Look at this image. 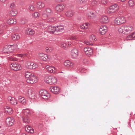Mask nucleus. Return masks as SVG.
Wrapping results in <instances>:
<instances>
[{"instance_id": "nucleus-1", "label": "nucleus", "mask_w": 135, "mask_h": 135, "mask_svg": "<svg viewBox=\"0 0 135 135\" xmlns=\"http://www.w3.org/2000/svg\"><path fill=\"white\" fill-rule=\"evenodd\" d=\"M25 76L27 79L26 80L27 83L30 84H33L36 83L37 81V77L35 76L33 74L29 72H27L25 73Z\"/></svg>"}, {"instance_id": "nucleus-2", "label": "nucleus", "mask_w": 135, "mask_h": 135, "mask_svg": "<svg viewBox=\"0 0 135 135\" xmlns=\"http://www.w3.org/2000/svg\"><path fill=\"white\" fill-rule=\"evenodd\" d=\"M39 95L42 98L45 100L48 99L50 97V94L44 90H41L39 91Z\"/></svg>"}, {"instance_id": "nucleus-3", "label": "nucleus", "mask_w": 135, "mask_h": 135, "mask_svg": "<svg viewBox=\"0 0 135 135\" xmlns=\"http://www.w3.org/2000/svg\"><path fill=\"white\" fill-rule=\"evenodd\" d=\"M44 80L46 83L50 85H52L56 83L57 79L55 77L49 76L47 78H45Z\"/></svg>"}, {"instance_id": "nucleus-4", "label": "nucleus", "mask_w": 135, "mask_h": 135, "mask_svg": "<svg viewBox=\"0 0 135 135\" xmlns=\"http://www.w3.org/2000/svg\"><path fill=\"white\" fill-rule=\"evenodd\" d=\"M25 65L27 68L30 69H35L38 66L36 64L30 61L27 62L26 63Z\"/></svg>"}, {"instance_id": "nucleus-5", "label": "nucleus", "mask_w": 135, "mask_h": 135, "mask_svg": "<svg viewBox=\"0 0 135 135\" xmlns=\"http://www.w3.org/2000/svg\"><path fill=\"white\" fill-rule=\"evenodd\" d=\"M11 69L12 70L18 71L21 69L20 65L17 63H12L10 65Z\"/></svg>"}, {"instance_id": "nucleus-6", "label": "nucleus", "mask_w": 135, "mask_h": 135, "mask_svg": "<svg viewBox=\"0 0 135 135\" xmlns=\"http://www.w3.org/2000/svg\"><path fill=\"white\" fill-rule=\"evenodd\" d=\"M114 22L115 24L120 25L124 23L125 22V20L124 17L119 16L115 19Z\"/></svg>"}, {"instance_id": "nucleus-7", "label": "nucleus", "mask_w": 135, "mask_h": 135, "mask_svg": "<svg viewBox=\"0 0 135 135\" xmlns=\"http://www.w3.org/2000/svg\"><path fill=\"white\" fill-rule=\"evenodd\" d=\"M38 56L40 59L44 61L48 60L50 59L49 56H48L47 55L43 53H39L38 54Z\"/></svg>"}, {"instance_id": "nucleus-8", "label": "nucleus", "mask_w": 135, "mask_h": 135, "mask_svg": "<svg viewBox=\"0 0 135 135\" xmlns=\"http://www.w3.org/2000/svg\"><path fill=\"white\" fill-rule=\"evenodd\" d=\"M78 50L76 49H72L71 51V55L72 58L76 59L79 56Z\"/></svg>"}, {"instance_id": "nucleus-9", "label": "nucleus", "mask_w": 135, "mask_h": 135, "mask_svg": "<svg viewBox=\"0 0 135 135\" xmlns=\"http://www.w3.org/2000/svg\"><path fill=\"white\" fill-rule=\"evenodd\" d=\"M27 94L30 98L32 99H35L36 95L35 93L32 90L30 89L27 92Z\"/></svg>"}, {"instance_id": "nucleus-10", "label": "nucleus", "mask_w": 135, "mask_h": 135, "mask_svg": "<svg viewBox=\"0 0 135 135\" xmlns=\"http://www.w3.org/2000/svg\"><path fill=\"white\" fill-rule=\"evenodd\" d=\"M84 51L86 54L88 56H91L93 55V50L90 48H85Z\"/></svg>"}, {"instance_id": "nucleus-11", "label": "nucleus", "mask_w": 135, "mask_h": 135, "mask_svg": "<svg viewBox=\"0 0 135 135\" xmlns=\"http://www.w3.org/2000/svg\"><path fill=\"white\" fill-rule=\"evenodd\" d=\"M50 91L55 94H57L60 93V89L59 87L51 86L50 88Z\"/></svg>"}, {"instance_id": "nucleus-12", "label": "nucleus", "mask_w": 135, "mask_h": 135, "mask_svg": "<svg viewBox=\"0 0 135 135\" xmlns=\"http://www.w3.org/2000/svg\"><path fill=\"white\" fill-rule=\"evenodd\" d=\"M15 122L14 119L12 118L9 117L6 119V123L8 126H12Z\"/></svg>"}, {"instance_id": "nucleus-13", "label": "nucleus", "mask_w": 135, "mask_h": 135, "mask_svg": "<svg viewBox=\"0 0 135 135\" xmlns=\"http://www.w3.org/2000/svg\"><path fill=\"white\" fill-rule=\"evenodd\" d=\"M45 68L48 72L51 73H55L57 71L56 68L51 66L47 65L46 66Z\"/></svg>"}, {"instance_id": "nucleus-14", "label": "nucleus", "mask_w": 135, "mask_h": 135, "mask_svg": "<svg viewBox=\"0 0 135 135\" xmlns=\"http://www.w3.org/2000/svg\"><path fill=\"white\" fill-rule=\"evenodd\" d=\"M64 65L65 66L68 68H72L73 67L74 64L71 61L67 60L64 62Z\"/></svg>"}, {"instance_id": "nucleus-15", "label": "nucleus", "mask_w": 135, "mask_h": 135, "mask_svg": "<svg viewBox=\"0 0 135 135\" xmlns=\"http://www.w3.org/2000/svg\"><path fill=\"white\" fill-rule=\"evenodd\" d=\"M99 30L100 33L103 35L105 34L107 32V29L106 26H101L100 27Z\"/></svg>"}, {"instance_id": "nucleus-16", "label": "nucleus", "mask_w": 135, "mask_h": 135, "mask_svg": "<svg viewBox=\"0 0 135 135\" xmlns=\"http://www.w3.org/2000/svg\"><path fill=\"white\" fill-rule=\"evenodd\" d=\"M8 99L10 102V103L12 105H16L18 104L17 101L14 98H12L11 97H8Z\"/></svg>"}, {"instance_id": "nucleus-17", "label": "nucleus", "mask_w": 135, "mask_h": 135, "mask_svg": "<svg viewBox=\"0 0 135 135\" xmlns=\"http://www.w3.org/2000/svg\"><path fill=\"white\" fill-rule=\"evenodd\" d=\"M100 21L102 23H107L109 22V19L107 16H103L100 19Z\"/></svg>"}, {"instance_id": "nucleus-18", "label": "nucleus", "mask_w": 135, "mask_h": 135, "mask_svg": "<svg viewBox=\"0 0 135 135\" xmlns=\"http://www.w3.org/2000/svg\"><path fill=\"white\" fill-rule=\"evenodd\" d=\"M124 31L125 32L129 33L133 31V28L132 26H124Z\"/></svg>"}, {"instance_id": "nucleus-19", "label": "nucleus", "mask_w": 135, "mask_h": 135, "mask_svg": "<svg viewBox=\"0 0 135 135\" xmlns=\"http://www.w3.org/2000/svg\"><path fill=\"white\" fill-rule=\"evenodd\" d=\"M25 33L28 35H33L34 34L35 32L34 30L31 28H28L26 30Z\"/></svg>"}, {"instance_id": "nucleus-20", "label": "nucleus", "mask_w": 135, "mask_h": 135, "mask_svg": "<svg viewBox=\"0 0 135 135\" xmlns=\"http://www.w3.org/2000/svg\"><path fill=\"white\" fill-rule=\"evenodd\" d=\"M135 38V32L131 33L127 37V40H133Z\"/></svg>"}, {"instance_id": "nucleus-21", "label": "nucleus", "mask_w": 135, "mask_h": 135, "mask_svg": "<svg viewBox=\"0 0 135 135\" xmlns=\"http://www.w3.org/2000/svg\"><path fill=\"white\" fill-rule=\"evenodd\" d=\"M18 101L20 103L23 104L25 105L26 103V99L21 96H20L19 97Z\"/></svg>"}, {"instance_id": "nucleus-22", "label": "nucleus", "mask_w": 135, "mask_h": 135, "mask_svg": "<svg viewBox=\"0 0 135 135\" xmlns=\"http://www.w3.org/2000/svg\"><path fill=\"white\" fill-rule=\"evenodd\" d=\"M5 112L7 113L11 114L13 113V110L12 108L8 106H6L5 108Z\"/></svg>"}, {"instance_id": "nucleus-23", "label": "nucleus", "mask_w": 135, "mask_h": 135, "mask_svg": "<svg viewBox=\"0 0 135 135\" xmlns=\"http://www.w3.org/2000/svg\"><path fill=\"white\" fill-rule=\"evenodd\" d=\"M26 131L28 132H30L33 133L34 132V130L31 127L28 126H26L25 128Z\"/></svg>"}, {"instance_id": "nucleus-24", "label": "nucleus", "mask_w": 135, "mask_h": 135, "mask_svg": "<svg viewBox=\"0 0 135 135\" xmlns=\"http://www.w3.org/2000/svg\"><path fill=\"white\" fill-rule=\"evenodd\" d=\"M57 29L56 27L54 26H49L48 28L49 31L51 33H53L55 31H56Z\"/></svg>"}, {"instance_id": "nucleus-25", "label": "nucleus", "mask_w": 135, "mask_h": 135, "mask_svg": "<svg viewBox=\"0 0 135 135\" xmlns=\"http://www.w3.org/2000/svg\"><path fill=\"white\" fill-rule=\"evenodd\" d=\"M17 13V11L15 9H12L9 12L10 15L12 16H15Z\"/></svg>"}, {"instance_id": "nucleus-26", "label": "nucleus", "mask_w": 135, "mask_h": 135, "mask_svg": "<svg viewBox=\"0 0 135 135\" xmlns=\"http://www.w3.org/2000/svg\"><path fill=\"white\" fill-rule=\"evenodd\" d=\"M10 49L11 48L6 46L3 49L2 51L4 53L9 54V52H11L9 49Z\"/></svg>"}, {"instance_id": "nucleus-27", "label": "nucleus", "mask_w": 135, "mask_h": 135, "mask_svg": "<svg viewBox=\"0 0 135 135\" xmlns=\"http://www.w3.org/2000/svg\"><path fill=\"white\" fill-rule=\"evenodd\" d=\"M56 27L57 29L56 30V31L57 32H61L64 29V26L61 25H59Z\"/></svg>"}, {"instance_id": "nucleus-28", "label": "nucleus", "mask_w": 135, "mask_h": 135, "mask_svg": "<svg viewBox=\"0 0 135 135\" xmlns=\"http://www.w3.org/2000/svg\"><path fill=\"white\" fill-rule=\"evenodd\" d=\"M7 22L8 23L9 25L12 24H15L16 23V20H14L12 18H10L7 21Z\"/></svg>"}, {"instance_id": "nucleus-29", "label": "nucleus", "mask_w": 135, "mask_h": 135, "mask_svg": "<svg viewBox=\"0 0 135 135\" xmlns=\"http://www.w3.org/2000/svg\"><path fill=\"white\" fill-rule=\"evenodd\" d=\"M67 7L66 5L63 4H59L55 7L56 8H64Z\"/></svg>"}, {"instance_id": "nucleus-30", "label": "nucleus", "mask_w": 135, "mask_h": 135, "mask_svg": "<svg viewBox=\"0 0 135 135\" xmlns=\"http://www.w3.org/2000/svg\"><path fill=\"white\" fill-rule=\"evenodd\" d=\"M12 39L13 40H17L20 38L18 34L16 33L13 35L12 36Z\"/></svg>"}, {"instance_id": "nucleus-31", "label": "nucleus", "mask_w": 135, "mask_h": 135, "mask_svg": "<svg viewBox=\"0 0 135 135\" xmlns=\"http://www.w3.org/2000/svg\"><path fill=\"white\" fill-rule=\"evenodd\" d=\"M22 120L24 123H28L30 122V120L29 118L26 116L22 117Z\"/></svg>"}, {"instance_id": "nucleus-32", "label": "nucleus", "mask_w": 135, "mask_h": 135, "mask_svg": "<svg viewBox=\"0 0 135 135\" xmlns=\"http://www.w3.org/2000/svg\"><path fill=\"white\" fill-rule=\"evenodd\" d=\"M116 11L115 9H106L105 11L109 15H112Z\"/></svg>"}, {"instance_id": "nucleus-33", "label": "nucleus", "mask_w": 135, "mask_h": 135, "mask_svg": "<svg viewBox=\"0 0 135 135\" xmlns=\"http://www.w3.org/2000/svg\"><path fill=\"white\" fill-rule=\"evenodd\" d=\"M16 45L18 49H21L24 46L23 44L22 43V42L16 44Z\"/></svg>"}, {"instance_id": "nucleus-34", "label": "nucleus", "mask_w": 135, "mask_h": 135, "mask_svg": "<svg viewBox=\"0 0 135 135\" xmlns=\"http://www.w3.org/2000/svg\"><path fill=\"white\" fill-rule=\"evenodd\" d=\"M23 111L25 114L27 115H29L31 114L30 111L28 109H23Z\"/></svg>"}, {"instance_id": "nucleus-35", "label": "nucleus", "mask_w": 135, "mask_h": 135, "mask_svg": "<svg viewBox=\"0 0 135 135\" xmlns=\"http://www.w3.org/2000/svg\"><path fill=\"white\" fill-rule=\"evenodd\" d=\"M134 5V1L132 0H129L128 3V5L131 7H132Z\"/></svg>"}, {"instance_id": "nucleus-36", "label": "nucleus", "mask_w": 135, "mask_h": 135, "mask_svg": "<svg viewBox=\"0 0 135 135\" xmlns=\"http://www.w3.org/2000/svg\"><path fill=\"white\" fill-rule=\"evenodd\" d=\"M61 47L63 48L64 49H66L68 47V45L67 44H66L65 43L62 42L61 43L60 45Z\"/></svg>"}, {"instance_id": "nucleus-37", "label": "nucleus", "mask_w": 135, "mask_h": 135, "mask_svg": "<svg viewBox=\"0 0 135 135\" xmlns=\"http://www.w3.org/2000/svg\"><path fill=\"white\" fill-rule=\"evenodd\" d=\"M90 15L88 16L91 19H93L96 16L95 15V13L93 12H90Z\"/></svg>"}, {"instance_id": "nucleus-38", "label": "nucleus", "mask_w": 135, "mask_h": 135, "mask_svg": "<svg viewBox=\"0 0 135 135\" xmlns=\"http://www.w3.org/2000/svg\"><path fill=\"white\" fill-rule=\"evenodd\" d=\"M118 32L120 33H125L124 32V26L118 29Z\"/></svg>"}, {"instance_id": "nucleus-39", "label": "nucleus", "mask_w": 135, "mask_h": 135, "mask_svg": "<svg viewBox=\"0 0 135 135\" xmlns=\"http://www.w3.org/2000/svg\"><path fill=\"white\" fill-rule=\"evenodd\" d=\"M27 22V20L25 18H22L20 20V23L23 24Z\"/></svg>"}, {"instance_id": "nucleus-40", "label": "nucleus", "mask_w": 135, "mask_h": 135, "mask_svg": "<svg viewBox=\"0 0 135 135\" xmlns=\"http://www.w3.org/2000/svg\"><path fill=\"white\" fill-rule=\"evenodd\" d=\"M38 5L39 7L42 8H44L45 6L44 4L41 2H38Z\"/></svg>"}, {"instance_id": "nucleus-41", "label": "nucleus", "mask_w": 135, "mask_h": 135, "mask_svg": "<svg viewBox=\"0 0 135 135\" xmlns=\"http://www.w3.org/2000/svg\"><path fill=\"white\" fill-rule=\"evenodd\" d=\"M44 23L43 22H40L38 23L37 28H40V29L42 28V27L44 25Z\"/></svg>"}, {"instance_id": "nucleus-42", "label": "nucleus", "mask_w": 135, "mask_h": 135, "mask_svg": "<svg viewBox=\"0 0 135 135\" xmlns=\"http://www.w3.org/2000/svg\"><path fill=\"white\" fill-rule=\"evenodd\" d=\"M65 14L67 16L70 17L73 16V13L71 11H69L66 12Z\"/></svg>"}, {"instance_id": "nucleus-43", "label": "nucleus", "mask_w": 135, "mask_h": 135, "mask_svg": "<svg viewBox=\"0 0 135 135\" xmlns=\"http://www.w3.org/2000/svg\"><path fill=\"white\" fill-rule=\"evenodd\" d=\"M119 7L118 5L116 4H115L112 5L110 6V8H119Z\"/></svg>"}, {"instance_id": "nucleus-44", "label": "nucleus", "mask_w": 135, "mask_h": 135, "mask_svg": "<svg viewBox=\"0 0 135 135\" xmlns=\"http://www.w3.org/2000/svg\"><path fill=\"white\" fill-rule=\"evenodd\" d=\"M7 7L8 8L10 7V8H12L16 7L15 5V4L13 3H12L11 4L10 6V7H8L9 5L8 4H7Z\"/></svg>"}, {"instance_id": "nucleus-45", "label": "nucleus", "mask_w": 135, "mask_h": 135, "mask_svg": "<svg viewBox=\"0 0 135 135\" xmlns=\"http://www.w3.org/2000/svg\"><path fill=\"white\" fill-rule=\"evenodd\" d=\"M98 0H93L91 2V4L93 6L96 5L98 3Z\"/></svg>"}, {"instance_id": "nucleus-46", "label": "nucleus", "mask_w": 135, "mask_h": 135, "mask_svg": "<svg viewBox=\"0 0 135 135\" xmlns=\"http://www.w3.org/2000/svg\"><path fill=\"white\" fill-rule=\"evenodd\" d=\"M53 49V48L51 47H48L46 48V50L47 52H49L51 51Z\"/></svg>"}, {"instance_id": "nucleus-47", "label": "nucleus", "mask_w": 135, "mask_h": 135, "mask_svg": "<svg viewBox=\"0 0 135 135\" xmlns=\"http://www.w3.org/2000/svg\"><path fill=\"white\" fill-rule=\"evenodd\" d=\"M90 38L93 40L95 41L96 40V37L95 35H91L90 37Z\"/></svg>"}, {"instance_id": "nucleus-48", "label": "nucleus", "mask_w": 135, "mask_h": 135, "mask_svg": "<svg viewBox=\"0 0 135 135\" xmlns=\"http://www.w3.org/2000/svg\"><path fill=\"white\" fill-rule=\"evenodd\" d=\"M12 77L14 79H16L18 77L17 74L15 73H12Z\"/></svg>"}, {"instance_id": "nucleus-49", "label": "nucleus", "mask_w": 135, "mask_h": 135, "mask_svg": "<svg viewBox=\"0 0 135 135\" xmlns=\"http://www.w3.org/2000/svg\"><path fill=\"white\" fill-rule=\"evenodd\" d=\"M19 57H21L22 58H23L24 57L26 56V54H18L17 55Z\"/></svg>"}, {"instance_id": "nucleus-50", "label": "nucleus", "mask_w": 135, "mask_h": 135, "mask_svg": "<svg viewBox=\"0 0 135 135\" xmlns=\"http://www.w3.org/2000/svg\"><path fill=\"white\" fill-rule=\"evenodd\" d=\"M55 20H56L55 18H49L48 21L53 22H54V21H55Z\"/></svg>"}, {"instance_id": "nucleus-51", "label": "nucleus", "mask_w": 135, "mask_h": 135, "mask_svg": "<svg viewBox=\"0 0 135 135\" xmlns=\"http://www.w3.org/2000/svg\"><path fill=\"white\" fill-rule=\"evenodd\" d=\"M39 14L37 12H35L33 15V16L35 17H37L39 16Z\"/></svg>"}, {"instance_id": "nucleus-52", "label": "nucleus", "mask_w": 135, "mask_h": 135, "mask_svg": "<svg viewBox=\"0 0 135 135\" xmlns=\"http://www.w3.org/2000/svg\"><path fill=\"white\" fill-rule=\"evenodd\" d=\"M101 3L103 4H106L107 3V0H102Z\"/></svg>"}, {"instance_id": "nucleus-53", "label": "nucleus", "mask_w": 135, "mask_h": 135, "mask_svg": "<svg viewBox=\"0 0 135 135\" xmlns=\"http://www.w3.org/2000/svg\"><path fill=\"white\" fill-rule=\"evenodd\" d=\"M8 59L11 61H16V59L13 57H10L8 58Z\"/></svg>"}, {"instance_id": "nucleus-54", "label": "nucleus", "mask_w": 135, "mask_h": 135, "mask_svg": "<svg viewBox=\"0 0 135 135\" xmlns=\"http://www.w3.org/2000/svg\"><path fill=\"white\" fill-rule=\"evenodd\" d=\"M85 43L87 45H93V44L91 42H89L88 41H85Z\"/></svg>"}, {"instance_id": "nucleus-55", "label": "nucleus", "mask_w": 135, "mask_h": 135, "mask_svg": "<svg viewBox=\"0 0 135 135\" xmlns=\"http://www.w3.org/2000/svg\"><path fill=\"white\" fill-rule=\"evenodd\" d=\"M2 80L3 81L7 82L8 80V78L4 77H3Z\"/></svg>"}, {"instance_id": "nucleus-56", "label": "nucleus", "mask_w": 135, "mask_h": 135, "mask_svg": "<svg viewBox=\"0 0 135 135\" xmlns=\"http://www.w3.org/2000/svg\"><path fill=\"white\" fill-rule=\"evenodd\" d=\"M47 15H48L46 13H45L44 14H43L42 17L43 18H47Z\"/></svg>"}, {"instance_id": "nucleus-57", "label": "nucleus", "mask_w": 135, "mask_h": 135, "mask_svg": "<svg viewBox=\"0 0 135 135\" xmlns=\"http://www.w3.org/2000/svg\"><path fill=\"white\" fill-rule=\"evenodd\" d=\"M79 1L81 3H84L86 2L87 0H79Z\"/></svg>"}, {"instance_id": "nucleus-58", "label": "nucleus", "mask_w": 135, "mask_h": 135, "mask_svg": "<svg viewBox=\"0 0 135 135\" xmlns=\"http://www.w3.org/2000/svg\"><path fill=\"white\" fill-rule=\"evenodd\" d=\"M56 2H63L65 1V0H55Z\"/></svg>"}, {"instance_id": "nucleus-59", "label": "nucleus", "mask_w": 135, "mask_h": 135, "mask_svg": "<svg viewBox=\"0 0 135 135\" xmlns=\"http://www.w3.org/2000/svg\"><path fill=\"white\" fill-rule=\"evenodd\" d=\"M86 25H88V23H84L83 25L85 27V28L87 29L88 28V27H86Z\"/></svg>"}, {"instance_id": "nucleus-60", "label": "nucleus", "mask_w": 135, "mask_h": 135, "mask_svg": "<svg viewBox=\"0 0 135 135\" xmlns=\"http://www.w3.org/2000/svg\"><path fill=\"white\" fill-rule=\"evenodd\" d=\"M46 12H48V13H50L51 12V9H46Z\"/></svg>"}, {"instance_id": "nucleus-61", "label": "nucleus", "mask_w": 135, "mask_h": 135, "mask_svg": "<svg viewBox=\"0 0 135 135\" xmlns=\"http://www.w3.org/2000/svg\"><path fill=\"white\" fill-rule=\"evenodd\" d=\"M80 28L82 29H85V27L83 25H81L80 26Z\"/></svg>"}, {"instance_id": "nucleus-62", "label": "nucleus", "mask_w": 135, "mask_h": 135, "mask_svg": "<svg viewBox=\"0 0 135 135\" xmlns=\"http://www.w3.org/2000/svg\"><path fill=\"white\" fill-rule=\"evenodd\" d=\"M3 32V31L2 29H0V35H2Z\"/></svg>"}, {"instance_id": "nucleus-63", "label": "nucleus", "mask_w": 135, "mask_h": 135, "mask_svg": "<svg viewBox=\"0 0 135 135\" xmlns=\"http://www.w3.org/2000/svg\"><path fill=\"white\" fill-rule=\"evenodd\" d=\"M35 8L34 6L33 5H31L29 7V8Z\"/></svg>"}, {"instance_id": "nucleus-64", "label": "nucleus", "mask_w": 135, "mask_h": 135, "mask_svg": "<svg viewBox=\"0 0 135 135\" xmlns=\"http://www.w3.org/2000/svg\"><path fill=\"white\" fill-rule=\"evenodd\" d=\"M68 44V46H70L71 45V44H70V42L69 43H68V44Z\"/></svg>"}]
</instances>
